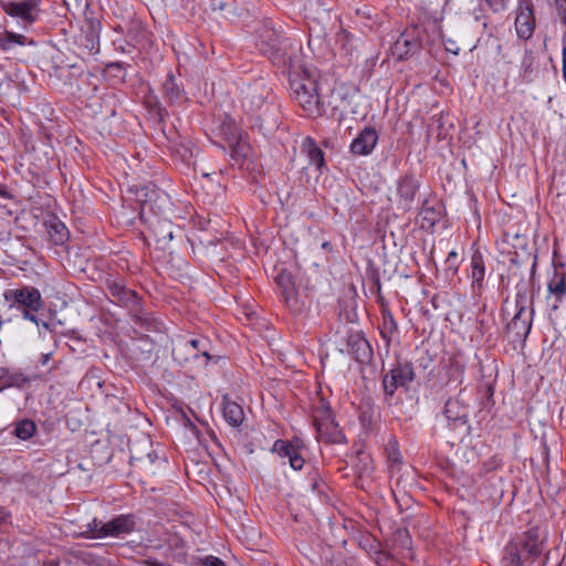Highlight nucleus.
I'll return each instance as SVG.
<instances>
[{"instance_id":"12","label":"nucleus","mask_w":566,"mask_h":566,"mask_svg":"<svg viewBox=\"0 0 566 566\" xmlns=\"http://www.w3.org/2000/svg\"><path fill=\"white\" fill-rule=\"evenodd\" d=\"M107 287L113 302L134 311L138 310L139 297L135 291L127 289L120 281H111Z\"/></svg>"},{"instance_id":"15","label":"nucleus","mask_w":566,"mask_h":566,"mask_svg":"<svg viewBox=\"0 0 566 566\" xmlns=\"http://www.w3.org/2000/svg\"><path fill=\"white\" fill-rule=\"evenodd\" d=\"M378 140V135L375 128L366 127L359 135L352 142L350 150L355 155L366 156L369 155L375 148Z\"/></svg>"},{"instance_id":"3","label":"nucleus","mask_w":566,"mask_h":566,"mask_svg":"<svg viewBox=\"0 0 566 566\" xmlns=\"http://www.w3.org/2000/svg\"><path fill=\"white\" fill-rule=\"evenodd\" d=\"M290 87L293 99L307 115L319 116L325 112L315 81L296 76L290 81Z\"/></svg>"},{"instance_id":"48","label":"nucleus","mask_w":566,"mask_h":566,"mask_svg":"<svg viewBox=\"0 0 566 566\" xmlns=\"http://www.w3.org/2000/svg\"><path fill=\"white\" fill-rule=\"evenodd\" d=\"M266 111H272L273 113H276V107L275 106H268L266 107Z\"/></svg>"},{"instance_id":"11","label":"nucleus","mask_w":566,"mask_h":566,"mask_svg":"<svg viewBox=\"0 0 566 566\" xmlns=\"http://www.w3.org/2000/svg\"><path fill=\"white\" fill-rule=\"evenodd\" d=\"M136 528V517L133 514H120L106 522L104 535L106 537H124Z\"/></svg>"},{"instance_id":"27","label":"nucleus","mask_w":566,"mask_h":566,"mask_svg":"<svg viewBox=\"0 0 566 566\" xmlns=\"http://www.w3.org/2000/svg\"><path fill=\"white\" fill-rule=\"evenodd\" d=\"M25 36L22 34L6 31L3 34L0 32V49L9 51L15 45H23Z\"/></svg>"},{"instance_id":"19","label":"nucleus","mask_w":566,"mask_h":566,"mask_svg":"<svg viewBox=\"0 0 566 566\" xmlns=\"http://www.w3.org/2000/svg\"><path fill=\"white\" fill-rule=\"evenodd\" d=\"M485 276V265L480 252H474L471 256V279L473 290H480Z\"/></svg>"},{"instance_id":"28","label":"nucleus","mask_w":566,"mask_h":566,"mask_svg":"<svg viewBox=\"0 0 566 566\" xmlns=\"http://www.w3.org/2000/svg\"><path fill=\"white\" fill-rule=\"evenodd\" d=\"M419 44L415 39L410 40L406 36H401L396 41L394 50L395 53L398 54L399 59H402L405 55L415 52Z\"/></svg>"},{"instance_id":"16","label":"nucleus","mask_w":566,"mask_h":566,"mask_svg":"<svg viewBox=\"0 0 566 566\" xmlns=\"http://www.w3.org/2000/svg\"><path fill=\"white\" fill-rule=\"evenodd\" d=\"M443 415L449 424L457 428L467 423V410L457 400H448L444 405Z\"/></svg>"},{"instance_id":"33","label":"nucleus","mask_w":566,"mask_h":566,"mask_svg":"<svg viewBox=\"0 0 566 566\" xmlns=\"http://www.w3.org/2000/svg\"><path fill=\"white\" fill-rule=\"evenodd\" d=\"M382 321L386 331L391 333L397 329V323L389 311H382Z\"/></svg>"},{"instance_id":"46","label":"nucleus","mask_w":566,"mask_h":566,"mask_svg":"<svg viewBox=\"0 0 566 566\" xmlns=\"http://www.w3.org/2000/svg\"><path fill=\"white\" fill-rule=\"evenodd\" d=\"M147 457H148V459H149V461H150L151 463H153V462L155 461V459L157 458V455H156V454H153V453H148V454H147Z\"/></svg>"},{"instance_id":"30","label":"nucleus","mask_w":566,"mask_h":566,"mask_svg":"<svg viewBox=\"0 0 566 566\" xmlns=\"http://www.w3.org/2000/svg\"><path fill=\"white\" fill-rule=\"evenodd\" d=\"M355 467L359 476H369L374 470L371 459L367 454H360Z\"/></svg>"},{"instance_id":"24","label":"nucleus","mask_w":566,"mask_h":566,"mask_svg":"<svg viewBox=\"0 0 566 566\" xmlns=\"http://www.w3.org/2000/svg\"><path fill=\"white\" fill-rule=\"evenodd\" d=\"M154 234L157 243L163 245L169 243L174 239V228L168 221H159L154 228Z\"/></svg>"},{"instance_id":"4","label":"nucleus","mask_w":566,"mask_h":566,"mask_svg":"<svg viewBox=\"0 0 566 566\" xmlns=\"http://www.w3.org/2000/svg\"><path fill=\"white\" fill-rule=\"evenodd\" d=\"M527 297L526 287L523 285L516 294L515 307L516 312L506 325V331L512 335L514 340L525 339L531 332L534 310Z\"/></svg>"},{"instance_id":"47","label":"nucleus","mask_w":566,"mask_h":566,"mask_svg":"<svg viewBox=\"0 0 566 566\" xmlns=\"http://www.w3.org/2000/svg\"><path fill=\"white\" fill-rule=\"evenodd\" d=\"M457 256H458V254H457V252H455V251H451V252L449 253V259H451V258H457Z\"/></svg>"},{"instance_id":"44","label":"nucleus","mask_w":566,"mask_h":566,"mask_svg":"<svg viewBox=\"0 0 566 566\" xmlns=\"http://www.w3.org/2000/svg\"><path fill=\"white\" fill-rule=\"evenodd\" d=\"M50 358H51V354H43V355L41 356V360H40V363H41L42 365H46V364L49 363Z\"/></svg>"},{"instance_id":"7","label":"nucleus","mask_w":566,"mask_h":566,"mask_svg":"<svg viewBox=\"0 0 566 566\" xmlns=\"http://www.w3.org/2000/svg\"><path fill=\"white\" fill-rule=\"evenodd\" d=\"M313 422L319 438H326L332 443L343 442L344 436L337 430L331 407L324 398H319L314 406Z\"/></svg>"},{"instance_id":"14","label":"nucleus","mask_w":566,"mask_h":566,"mask_svg":"<svg viewBox=\"0 0 566 566\" xmlns=\"http://www.w3.org/2000/svg\"><path fill=\"white\" fill-rule=\"evenodd\" d=\"M348 353L358 363H368L373 357V349L369 342L360 334L353 333L347 339Z\"/></svg>"},{"instance_id":"21","label":"nucleus","mask_w":566,"mask_h":566,"mask_svg":"<svg viewBox=\"0 0 566 566\" xmlns=\"http://www.w3.org/2000/svg\"><path fill=\"white\" fill-rule=\"evenodd\" d=\"M198 345L197 342H191V339H182L174 346L172 356L180 363L193 359L195 349Z\"/></svg>"},{"instance_id":"40","label":"nucleus","mask_w":566,"mask_h":566,"mask_svg":"<svg viewBox=\"0 0 566 566\" xmlns=\"http://www.w3.org/2000/svg\"><path fill=\"white\" fill-rule=\"evenodd\" d=\"M563 77L566 82V46L563 49Z\"/></svg>"},{"instance_id":"2","label":"nucleus","mask_w":566,"mask_h":566,"mask_svg":"<svg viewBox=\"0 0 566 566\" xmlns=\"http://www.w3.org/2000/svg\"><path fill=\"white\" fill-rule=\"evenodd\" d=\"M258 49L273 61H281L287 53L289 41L284 38L282 28L275 27L272 20H264L256 32Z\"/></svg>"},{"instance_id":"39","label":"nucleus","mask_w":566,"mask_h":566,"mask_svg":"<svg viewBox=\"0 0 566 566\" xmlns=\"http://www.w3.org/2000/svg\"><path fill=\"white\" fill-rule=\"evenodd\" d=\"M212 8H213L214 10H224L226 4L223 3V1H222V0H213V2H212Z\"/></svg>"},{"instance_id":"6","label":"nucleus","mask_w":566,"mask_h":566,"mask_svg":"<svg viewBox=\"0 0 566 566\" xmlns=\"http://www.w3.org/2000/svg\"><path fill=\"white\" fill-rule=\"evenodd\" d=\"M41 0H4L1 8L6 14L15 19L18 24L28 30L41 15Z\"/></svg>"},{"instance_id":"34","label":"nucleus","mask_w":566,"mask_h":566,"mask_svg":"<svg viewBox=\"0 0 566 566\" xmlns=\"http://www.w3.org/2000/svg\"><path fill=\"white\" fill-rule=\"evenodd\" d=\"M279 284L282 286L284 293L289 295L293 291V283L290 275L281 273L279 276Z\"/></svg>"},{"instance_id":"32","label":"nucleus","mask_w":566,"mask_h":566,"mask_svg":"<svg viewBox=\"0 0 566 566\" xmlns=\"http://www.w3.org/2000/svg\"><path fill=\"white\" fill-rule=\"evenodd\" d=\"M191 342H197L199 345L196 346V354H193V359L199 358V356H202L206 358L205 365L208 364V361L211 359V356L209 354L208 347L209 343L207 338H193Z\"/></svg>"},{"instance_id":"35","label":"nucleus","mask_w":566,"mask_h":566,"mask_svg":"<svg viewBox=\"0 0 566 566\" xmlns=\"http://www.w3.org/2000/svg\"><path fill=\"white\" fill-rule=\"evenodd\" d=\"M259 119L261 122L260 126L264 127L268 132H271L279 126V123L276 119H274L273 122H269L265 117V114L259 115Z\"/></svg>"},{"instance_id":"37","label":"nucleus","mask_w":566,"mask_h":566,"mask_svg":"<svg viewBox=\"0 0 566 566\" xmlns=\"http://www.w3.org/2000/svg\"><path fill=\"white\" fill-rule=\"evenodd\" d=\"M492 7L494 11L505 10V0H486Z\"/></svg>"},{"instance_id":"13","label":"nucleus","mask_w":566,"mask_h":566,"mask_svg":"<svg viewBox=\"0 0 566 566\" xmlns=\"http://www.w3.org/2000/svg\"><path fill=\"white\" fill-rule=\"evenodd\" d=\"M566 294V275L563 272L554 270L552 277L547 283V302L552 310L556 311Z\"/></svg>"},{"instance_id":"5","label":"nucleus","mask_w":566,"mask_h":566,"mask_svg":"<svg viewBox=\"0 0 566 566\" xmlns=\"http://www.w3.org/2000/svg\"><path fill=\"white\" fill-rule=\"evenodd\" d=\"M542 552V539L537 530L524 533L518 543H511L506 547L504 562L506 566H521L523 558L535 559Z\"/></svg>"},{"instance_id":"18","label":"nucleus","mask_w":566,"mask_h":566,"mask_svg":"<svg viewBox=\"0 0 566 566\" xmlns=\"http://www.w3.org/2000/svg\"><path fill=\"white\" fill-rule=\"evenodd\" d=\"M515 27L520 38L527 39L533 34L534 18L533 12L528 7L521 9L515 19Z\"/></svg>"},{"instance_id":"41","label":"nucleus","mask_w":566,"mask_h":566,"mask_svg":"<svg viewBox=\"0 0 566 566\" xmlns=\"http://www.w3.org/2000/svg\"><path fill=\"white\" fill-rule=\"evenodd\" d=\"M135 322L139 325H147L149 319L143 316L135 315Z\"/></svg>"},{"instance_id":"20","label":"nucleus","mask_w":566,"mask_h":566,"mask_svg":"<svg viewBox=\"0 0 566 566\" xmlns=\"http://www.w3.org/2000/svg\"><path fill=\"white\" fill-rule=\"evenodd\" d=\"M50 240L55 245L63 244L69 238V231L65 224L57 218H51L46 223Z\"/></svg>"},{"instance_id":"43","label":"nucleus","mask_w":566,"mask_h":566,"mask_svg":"<svg viewBox=\"0 0 566 566\" xmlns=\"http://www.w3.org/2000/svg\"><path fill=\"white\" fill-rule=\"evenodd\" d=\"M8 516V512L4 509L0 507V525H2L7 521Z\"/></svg>"},{"instance_id":"25","label":"nucleus","mask_w":566,"mask_h":566,"mask_svg":"<svg viewBox=\"0 0 566 566\" xmlns=\"http://www.w3.org/2000/svg\"><path fill=\"white\" fill-rule=\"evenodd\" d=\"M163 91L166 97L172 103L179 101L181 97V90L176 77L171 73L167 74V77L163 83Z\"/></svg>"},{"instance_id":"9","label":"nucleus","mask_w":566,"mask_h":566,"mask_svg":"<svg viewBox=\"0 0 566 566\" xmlns=\"http://www.w3.org/2000/svg\"><path fill=\"white\" fill-rule=\"evenodd\" d=\"M303 443L301 440L295 439L292 441L276 440L272 447V451L280 457L289 458L291 468L295 471L301 470L305 463L304 458L301 455Z\"/></svg>"},{"instance_id":"38","label":"nucleus","mask_w":566,"mask_h":566,"mask_svg":"<svg viewBox=\"0 0 566 566\" xmlns=\"http://www.w3.org/2000/svg\"><path fill=\"white\" fill-rule=\"evenodd\" d=\"M144 564H145L146 566H171V565H168V564H166V563L159 562V560H157V559H155V558H151V557H150V558L145 559V560H144Z\"/></svg>"},{"instance_id":"10","label":"nucleus","mask_w":566,"mask_h":566,"mask_svg":"<svg viewBox=\"0 0 566 566\" xmlns=\"http://www.w3.org/2000/svg\"><path fill=\"white\" fill-rule=\"evenodd\" d=\"M420 187L418 179L412 175H407L399 179L397 185L398 205L403 211L412 208L416 193Z\"/></svg>"},{"instance_id":"23","label":"nucleus","mask_w":566,"mask_h":566,"mask_svg":"<svg viewBox=\"0 0 566 566\" xmlns=\"http://www.w3.org/2000/svg\"><path fill=\"white\" fill-rule=\"evenodd\" d=\"M419 216L428 227H433L440 220L441 210L440 208L437 209L434 206H431L430 201L426 199L422 202Z\"/></svg>"},{"instance_id":"26","label":"nucleus","mask_w":566,"mask_h":566,"mask_svg":"<svg viewBox=\"0 0 566 566\" xmlns=\"http://www.w3.org/2000/svg\"><path fill=\"white\" fill-rule=\"evenodd\" d=\"M36 431L35 423L30 419H23L15 423L13 433L20 440H29Z\"/></svg>"},{"instance_id":"8","label":"nucleus","mask_w":566,"mask_h":566,"mask_svg":"<svg viewBox=\"0 0 566 566\" xmlns=\"http://www.w3.org/2000/svg\"><path fill=\"white\" fill-rule=\"evenodd\" d=\"M415 378L413 366L411 363H399L391 368L382 379V386L387 396H394L399 387H407Z\"/></svg>"},{"instance_id":"29","label":"nucleus","mask_w":566,"mask_h":566,"mask_svg":"<svg viewBox=\"0 0 566 566\" xmlns=\"http://www.w3.org/2000/svg\"><path fill=\"white\" fill-rule=\"evenodd\" d=\"M87 530L83 533L88 538H105L104 528H106V522L94 518L86 525Z\"/></svg>"},{"instance_id":"45","label":"nucleus","mask_w":566,"mask_h":566,"mask_svg":"<svg viewBox=\"0 0 566 566\" xmlns=\"http://www.w3.org/2000/svg\"><path fill=\"white\" fill-rule=\"evenodd\" d=\"M38 326H42L43 328L45 329H49L50 328V325L49 323L44 322V321H39V325Z\"/></svg>"},{"instance_id":"42","label":"nucleus","mask_w":566,"mask_h":566,"mask_svg":"<svg viewBox=\"0 0 566 566\" xmlns=\"http://www.w3.org/2000/svg\"><path fill=\"white\" fill-rule=\"evenodd\" d=\"M389 459L392 463H399L400 462V455L399 452L394 451L391 454H389Z\"/></svg>"},{"instance_id":"31","label":"nucleus","mask_w":566,"mask_h":566,"mask_svg":"<svg viewBox=\"0 0 566 566\" xmlns=\"http://www.w3.org/2000/svg\"><path fill=\"white\" fill-rule=\"evenodd\" d=\"M264 98L262 94H250L247 95L243 98V106L248 107L251 112H255L258 109H261V107L264 105Z\"/></svg>"},{"instance_id":"36","label":"nucleus","mask_w":566,"mask_h":566,"mask_svg":"<svg viewBox=\"0 0 566 566\" xmlns=\"http://www.w3.org/2000/svg\"><path fill=\"white\" fill-rule=\"evenodd\" d=\"M201 563L202 566H226V564L220 558L211 555L206 556Z\"/></svg>"},{"instance_id":"1","label":"nucleus","mask_w":566,"mask_h":566,"mask_svg":"<svg viewBox=\"0 0 566 566\" xmlns=\"http://www.w3.org/2000/svg\"><path fill=\"white\" fill-rule=\"evenodd\" d=\"M3 300L10 310H15L21 313L24 319L39 325L36 313L42 308L43 300L36 287L23 285L6 290L3 292Z\"/></svg>"},{"instance_id":"22","label":"nucleus","mask_w":566,"mask_h":566,"mask_svg":"<svg viewBox=\"0 0 566 566\" xmlns=\"http://www.w3.org/2000/svg\"><path fill=\"white\" fill-rule=\"evenodd\" d=\"M304 147L307 153L310 165L314 166L317 170H319L325 165L323 151L316 146V144L311 138H306Z\"/></svg>"},{"instance_id":"17","label":"nucleus","mask_w":566,"mask_h":566,"mask_svg":"<svg viewBox=\"0 0 566 566\" xmlns=\"http://www.w3.org/2000/svg\"><path fill=\"white\" fill-rule=\"evenodd\" d=\"M222 411L224 420L234 428L239 427L244 419L242 407L235 401L230 400L228 396L223 397Z\"/></svg>"}]
</instances>
